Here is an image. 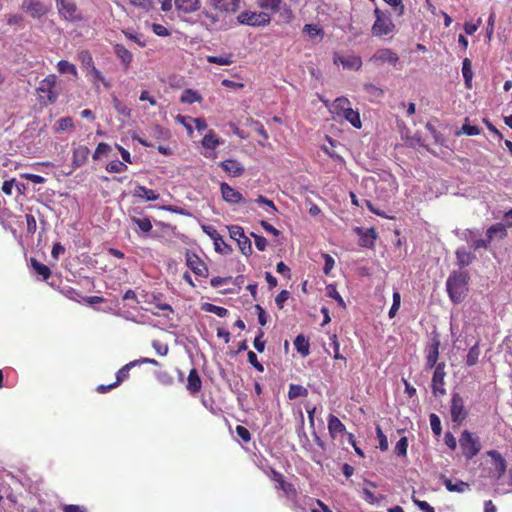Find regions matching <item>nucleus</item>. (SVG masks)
Returning <instances> with one entry per match:
<instances>
[{"label":"nucleus","mask_w":512,"mask_h":512,"mask_svg":"<svg viewBox=\"0 0 512 512\" xmlns=\"http://www.w3.org/2000/svg\"><path fill=\"white\" fill-rule=\"evenodd\" d=\"M468 274L466 272H453L446 281V288L450 299L460 303L466 296Z\"/></svg>","instance_id":"obj_1"},{"label":"nucleus","mask_w":512,"mask_h":512,"mask_svg":"<svg viewBox=\"0 0 512 512\" xmlns=\"http://www.w3.org/2000/svg\"><path fill=\"white\" fill-rule=\"evenodd\" d=\"M459 445L464 457L467 460H471L481 450V443L479 437L469 432L468 430H464L461 433V436L459 438Z\"/></svg>","instance_id":"obj_2"},{"label":"nucleus","mask_w":512,"mask_h":512,"mask_svg":"<svg viewBox=\"0 0 512 512\" xmlns=\"http://www.w3.org/2000/svg\"><path fill=\"white\" fill-rule=\"evenodd\" d=\"M376 20L372 26V34L377 37L388 35L393 32L395 25L392 22L389 13H385L380 9L374 10Z\"/></svg>","instance_id":"obj_3"},{"label":"nucleus","mask_w":512,"mask_h":512,"mask_svg":"<svg viewBox=\"0 0 512 512\" xmlns=\"http://www.w3.org/2000/svg\"><path fill=\"white\" fill-rule=\"evenodd\" d=\"M59 15L69 22H80L83 20L76 3L73 0H56Z\"/></svg>","instance_id":"obj_4"},{"label":"nucleus","mask_w":512,"mask_h":512,"mask_svg":"<svg viewBox=\"0 0 512 512\" xmlns=\"http://www.w3.org/2000/svg\"><path fill=\"white\" fill-rule=\"evenodd\" d=\"M239 23L250 26H264L271 20L270 15L265 12L243 11L237 17Z\"/></svg>","instance_id":"obj_5"},{"label":"nucleus","mask_w":512,"mask_h":512,"mask_svg":"<svg viewBox=\"0 0 512 512\" xmlns=\"http://www.w3.org/2000/svg\"><path fill=\"white\" fill-rule=\"evenodd\" d=\"M333 62L335 65H341L346 70L358 71L362 67L361 57L354 53H334Z\"/></svg>","instance_id":"obj_6"},{"label":"nucleus","mask_w":512,"mask_h":512,"mask_svg":"<svg viewBox=\"0 0 512 512\" xmlns=\"http://www.w3.org/2000/svg\"><path fill=\"white\" fill-rule=\"evenodd\" d=\"M375 66L380 67L385 64L396 66L399 61L398 55L389 48L378 49L369 59Z\"/></svg>","instance_id":"obj_7"},{"label":"nucleus","mask_w":512,"mask_h":512,"mask_svg":"<svg viewBox=\"0 0 512 512\" xmlns=\"http://www.w3.org/2000/svg\"><path fill=\"white\" fill-rule=\"evenodd\" d=\"M57 84V76L49 74L40 83L37 88L38 92L46 95L49 103H54L58 98V93L55 90Z\"/></svg>","instance_id":"obj_8"},{"label":"nucleus","mask_w":512,"mask_h":512,"mask_svg":"<svg viewBox=\"0 0 512 512\" xmlns=\"http://www.w3.org/2000/svg\"><path fill=\"white\" fill-rule=\"evenodd\" d=\"M450 414L451 420L457 424H460L467 416V412L464 407V400L458 393H454L452 395Z\"/></svg>","instance_id":"obj_9"},{"label":"nucleus","mask_w":512,"mask_h":512,"mask_svg":"<svg viewBox=\"0 0 512 512\" xmlns=\"http://www.w3.org/2000/svg\"><path fill=\"white\" fill-rule=\"evenodd\" d=\"M445 364L439 363L435 367L432 377V391L435 396L444 395L446 390L444 389V378H445Z\"/></svg>","instance_id":"obj_10"},{"label":"nucleus","mask_w":512,"mask_h":512,"mask_svg":"<svg viewBox=\"0 0 512 512\" xmlns=\"http://www.w3.org/2000/svg\"><path fill=\"white\" fill-rule=\"evenodd\" d=\"M21 7L33 18H40L48 12V7L38 0H24Z\"/></svg>","instance_id":"obj_11"},{"label":"nucleus","mask_w":512,"mask_h":512,"mask_svg":"<svg viewBox=\"0 0 512 512\" xmlns=\"http://www.w3.org/2000/svg\"><path fill=\"white\" fill-rule=\"evenodd\" d=\"M207 5L219 13H233L239 7V0H207Z\"/></svg>","instance_id":"obj_12"},{"label":"nucleus","mask_w":512,"mask_h":512,"mask_svg":"<svg viewBox=\"0 0 512 512\" xmlns=\"http://www.w3.org/2000/svg\"><path fill=\"white\" fill-rule=\"evenodd\" d=\"M461 239L468 242L474 250L487 248L488 246L487 241L481 238V234L478 230L466 229L461 233Z\"/></svg>","instance_id":"obj_13"},{"label":"nucleus","mask_w":512,"mask_h":512,"mask_svg":"<svg viewBox=\"0 0 512 512\" xmlns=\"http://www.w3.org/2000/svg\"><path fill=\"white\" fill-rule=\"evenodd\" d=\"M187 266L198 276L206 277L208 269L202 260L195 254H187L186 256Z\"/></svg>","instance_id":"obj_14"},{"label":"nucleus","mask_w":512,"mask_h":512,"mask_svg":"<svg viewBox=\"0 0 512 512\" xmlns=\"http://www.w3.org/2000/svg\"><path fill=\"white\" fill-rule=\"evenodd\" d=\"M324 105L329 108V111L337 117L341 115L346 109L351 107V103L346 97H338L333 103H329L328 100H322Z\"/></svg>","instance_id":"obj_15"},{"label":"nucleus","mask_w":512,"mask_h":512,"mask_svg":"<svg viewBox=\"0 0 512 512\" xmlns=\"http://www.w3.org/2000/svg\"><path fill=\"white\" fill-rule=\"evenodd\" d=\"M220 190L223 199L230 204H237L243 201L242 194L225 182L221 183Z\"/></svg>","instance_id":"obj_16"},{"label":"nucleus","mask_w":512,"mask_h":512,"mask_svg":"<svg viewBox=\"0 0 512 512\" xmlns=\"http://www.w3.org/2000/svg\"><path fill=\"white\" fill-rule=\"evenodd\" d=\"M221 168L232 177L241 176L245 168L244 166L235 159H227L220 163Z\"/></svg>","instance_id":"obj_17"},{"label":"nucleus","mask_w":512,"mask_h":512,"mask_svg":"<svg viewBox=\"0 0 512 512\" xmlns=\"http://www.w3.org/2000/svg\"><path fill=\"white\" fill-rule=\"evenodd\" d=\"M443 484L449 492L465 493L470 490V485L459 479L445 478Z\"/></svg>","instance_id":"obj_18"},{"label":"nucleus","mask_w":512,"mask_h":512,"mask_svg":"<svg viewBox=\"0 0 512 512\" xmlns=\"http://www.w3.org/2000/svg\"><path fill=\"white\" fill-rule=\"evenodd\" d=\"M439 346L440 342L438 339H434L428 348V353L426 356V367L428 369H432L436 367V363L439 357Z\"/></svg>","instance_id":"obj_19"},{"label":"nucleus","mask_w":512,"mask_h":512,"mask_svg":"<svg viewBox=\"0 0 512 512\" xmlns=\"http://www.w3.org/2000/svg\"><path fill=\"white\" fill-rule=\"evenodd\" d=\"M356 232L360 236L359 243L362 247H372L376 239V232L373 228L363 230L357 228Z\"/></svg>","instance_id":"obj_20"},{"label":"nucleus","mask_w":512,"mask_h":512,"mask_svg":"<svg viewBox=\"0 0 512 512\" xmlns=\"http://www.w3.org/2000/svg\"><path fill=\"white\" fill-rule=\"evenodd\" d=\"M201 387L202 382L199 377L198 371L195 368H193L189 372L186 388L191 394H196L200 391Z\"/></svg>","instance_id":"obj_21"},{"label":"nucleus","mask_w":512,"mask_h":512,"mask_svg":"<svg viewBox=\"0 0 512 512\" xmlns=\"http://www.w3.org/2000/svg\"><path fill=\"white\" fill-rule=\"evenodd\" d=\"M507 235L506 227L502 223H496L488 228L486 232L487 244H489L495 238L503 239Z\"/></svg>","instance_id":"obj_22"},{"label":"nucleus","mask_w":512,"mask_h":512,"mask_svg":"<svg viewBox=\"0 0 512 512\" xmlns=\"http://www.w3.org/2000/svg\"><path fill=\"white\" fill-rule=\"evenodd\" d=\"M487 454L492 458L494 469L497 472V477L500 478L506 470L505 459L495 450H490Z\"/></svg>","instance_id":"obj_23"},{"label":"nucleus","mask_w":512,"mask_h":512,"mask_svg":"<svg viewBox=\"0 0 512 512\" xmlns=\"http://www.w3.org/2000/svg\"><path fill=\"white\" fill-rule=\"evenodd\" d=\"M133 195L135 197L145 199L146 201H155L159 198V194L156 191L148 189L142 185H137L135 187Z\"/></svg>","instance_id":"obj_24"},{"label":"nucleus","mask_w":512,"mask_h":512,"mask_svg":"<svg viewBox=\"0 0 512 512\" xmlns=\"http://www.w3.org/2000/svg\"><path fill=\"white\" fill-rule=\"evenodd\" d=\"M90 150L87 146L80 145L73 151V163L76 167L82 166L88 159Z\"/></svg>","instance_id":"obj_25"},{"label":"nucleus","mask_w":512,"mask_h":512,"mask_svg":"<svg viewBox=\"0 0 512 512\" xmlns=\"http://www.w3.org/2000/svg\"><path fill=\"white\" fill-rule=\"evenodd\" d=\"M175 6L184 13H191L200 8V0H175Z\"/></svg>","instance_id":"obj_26"},{"label":"nucleus","mask_w":512,"mask_h":512,"mask_svg":"<svg viewBox=\"0 0 512 512\" xmlns=\"http://www.w3.org/2000/svg\"><path fill=\"white\" fill-rule=\"evenodd\" d=\"M114 53L116 54V56L120 59V61L122 62V64H124V66L127 68L130 63L132 62V59H133V55L132 53L126 49L123 45L121 44H116L114 46Z\"/></svg>","instance_id":"obj_27"},{"label":"nucleus","mask_w":512,"mask_h":512,"mask_svg":"<svg viewBox=\"0 0 512 512\" xmlns=\"http://www.w3.org/2000/svg\"><path fill=\"white\" fill-rule=\"evenodd\" d=\"M328 429L333 438L337 435L342 434L345 431L344 424L334 415H330L328 418Z\"/></svg>","instance_id":"obj_28"},{"label":"nucleus","mask_w":512,"mask_h":512,"mask_svg":"<svg viewBox=\"0 0 512 512\" xmlns=\"http://www.w3.org/2000/svg\"><path fill=\"white\" fill-rule=\"evenodd\" d=\"M303 32L314 42H320L324 36L323 30L316 24H306Z\"/></svg>","instance_id":"obj_29"},{"label":"nucleus","mask_w":512,"mask_h":512,"mask_svg":"<svg viewBox=\"0 0 512 512\" xmlns=\"http://www.w3.org/2000/svg\"><path fill=\"white\" fill-rule=\"evenodd\" d=\"M457 262L461 267L468 266L472 263L475 256L466 248H458L456 251Z\"/></svg>","instance_id":"obj_30"},{"label":"nucleus","mask_w":512,"mask_h":512,"mask_svg":"<svg viewBox=\"0 0 512 512\" xmlns=\"http://www.w3.org/2000/svg\"><path fill=\"white\" fill-rule=\"evenodd\" d=\"M294 346L298 353H300L303 357H306L310 353V344L309 341L305 338L304 335H298L294 340Z\"/></svg>","instance_id":"obj_31"},{"label":"nucleus","mask_w":512,"mask_h":512,"mask_svg":"<svg viewBox=\"0 0 512 512\" xmlns=\"http://www.w3.org/2000/svg\"><path fill=\"white\" fill-rule=\"evenodd\" d=\"M338 117L344 118L348 121L353 127L361 128V120L358 111L353 110L351 107L346 109L341 115Z\"/></svg>","instance_id":"obj_32"},{"label":"nucleus","mask_w":512,"mask_h":512,"mask_svg":"<svg viewBox=\"0 0 512 512\" xmlns=\"http://www.w3.org/2000/svg\"><path fill=\"white\" fill-rule=\"evenodd\" d=\"M221 144V140L213 130H209L208 133L202 139V146L206 149H215Z\"/></svg>","instance_id":"obj_33"},{"label":"nucleus","mask_w":512,"mask_h":512,"mask_svg":"<svg viewBox=\"0 0 512 512\" xmlns=\"http://www.w3.org/2000/svg\"><path fill=\"white\" fill-rule=\"evenodd\" d=\"M131 222L136 225L139 230L143 233H149L152 230V223L149 217L145 216L142 218L131 216Z\"/></svg>","instance_id":"obj_34"},{"label":"nucleus","mask_w":512,"mask_h":512,"mask_svg":"<svg viewBox=\"0 0 512 512\" xmlns=\"http://www.w3.org/2000/svg\"><path fill=\"white\" fill-rule=\"evenodd\" d=\"M24 188L25 185L23 183L17 182L15 179H10L4 181L1 189L6 195H12L14 189L17 190L18 193H22Z\"/></svg>","instance_id":"obj_35"},{"label":"nucleus","mask_w":512,"mask_h":512,"mask_svg":"<svg viewBox=\"0 0 512 512\" xmlns=\"http://www.w3.org/2000/svg\"><path fill=\"white\" fill-rule=\"evenodd\" d=\"M462 75H463L466 87L467 88H471L473 72H472L471 61L468 58H465L463 60V63H462Z\"/></svg>","instance_id":"obj_36"},{"label":"nucleus","mask_w":512,"mask_h":512,"mask_svg":"<svg viewBox=\"0 0 512 512\" xmlns=\"http://www.w3.org/2000/svg\"><path fill=\"white\" fill-rule=\"evenodd\" d=\"M202 100L201 95L192 89H186L183 91L180 101L186 104H193Z\"/></svg>","instance_id":"obj_37"},{"label":"nucleus","mask_w":512,"mask_h":512,"mask_svg":"<svg viewBox=\"0 0 512 512\" xmlns=\"http://www.w3.org/2000/svg\"><path fill=\"white\" fill-rule=\"evenodd\" d=\"M201 309L205 312L213 313L219 317H226L228 315V310L221 306H216L212 303H203Z\"/></svg>","instance_id":"obj_38"},{"label":"nucleus","mask_w":512,"mask_h":512,"mask_svg":"<svg viewBox=\"0 0 512 512\" xmlns=\"http://www.w3.org/2000/svg\"><path fill=\"white\" fill-rule=\"evenodd\" d=\"M57 69L61 74H72L75 77L78 75L76 66L66 60H60L57 63Z\"/></svg>","instance_id":"obj_39"},{"label":"nucleus","mask_w":512,"mask_h":512,"mask_svg":"<svg viewBox=\"0 0 512 512\" xmlns=\"http://www.w3.org/2000/svg\"><path fill=\"white\" fill-rule=\"evenodd\" d=\"M480 355V349L478 343L473 345L466 356V364L468 366H474L477 364Z\"/></svg>","instance_id":"obj_40"},{"label":"nucleus","mask_w":512,"mask_h":512,"mask_svg":"<svg viewBox=\"0 0 512 512\" xmlns=\"http://www.w3.org/2000/svg\"><path fill=\"white\" fill-rule=\"evenodd\" d=\"M207 61L221 66L231 65L233 63L232 55L208 56Z\"/></svg>","instance_id":"obj_41"},{"label":"nucleus","mask_w":512,"mask_h":512,"mask_svg":"<svg viewBox=\"0 0 512 512\" xmlns=\"http://www.w3.org/2000/svg\"><path fill=\"white\" fill-rule=\"evenodd\" d=\"M71 128H73V119L71 117H63L56 122L54 131L63 132Z\"/></svg>","instance_id":"obj_42"},{"label":"nucleus","mask_w":512,"mask_h":512,"mask_svg":"<svg viewBox=\"0 0 512 512\" xmlns=\"http://www.w3.org/2000/svg\"><path fill=\"white\" fill-rule=\"evenodd\" d=\"M31 265H32L33 269L35 270V272L37 274L41 275L44 280L49 278L50 269L46 265L38 262L35 259H31Z\"/></svg>","instance_id":"obj_43"},{"label":"nucleus","mask_w":512,"mask_h":512,"mask_svg":"<svg viewBox=\"0 0 512 512\" xmlns=\"http://www.w3.org/2000/svg\"><path fill=\"white\" fill-rule=\"evenodd\" d=\"M138 364V361H131L129 362L128 364L124 365L116 374V378H117V381L115 383H117V385L122 382L123 380H125L126 378H128L129 376V371L132 367L136 366Z\"/></svg>","instance_id":"obj_44"},{"label":"nucleus","mask_w":512,"mask_h":512,"mask_svg":"<svg viewBox=\"0 0 512 512\" xmlns=\"http://www.w3.org/2000/svg\"><path fill=\"white\" fill-rule=\"evenodd\" d=\"M127 169V165L119 160L111 161L106 166V170L110 173H122L125 172Z\"/></svg>","instance_id":"obj_45"},{"label":"nucleus","mask_w":512,"mask_h":512,"mask_svg":"<svg viewBox=\"0 0 512 512\" xmlns=\"http://www.w3.org/2000/svg\"><path fill=\"white\" fill-rule=\"evenodd\" d=\"M307 394V389L301 385L291 384L289 386L288 397L289 399H296Z\"/></svg>","instance_id":"obj_46"},{"label":"nucleus","mask_w":512,"mask_h":512,"mask_svg":"<svg viewBox=\"0 0 512 512\" xmlns=\"http://www.w3.org/2000/svg\"><path fill=\"white\" fill-rule=\"evenodd\" d=\"M282 0H260L259 5L262 9L277 12L281 9Z\"/></svg>","instance_id":"obj_47"},{"label":"nucleus","mask_w":512,"mask_h":512,"mask_svg":"<svg viewBox=\"0 0 512 512\" xmlns=\"http://www.w3.org/2000/svg\"><path fill=\"white\" fill-rule=\"evenodd\" d=\"M213 242L215 250L221 254L227 255L232 251V248L226 244L221 235L217 237Z\"/></svg>","instance_id":"obj_48"},{"label":"nucleus","mask_w":512,"mask_h":512,"mask_svg":"<svg viewBox=\"0 0 512 512\" xmlns=\"http://www.w3.org/2000/svg\"><path fill=\"white\" fill-rule=\"evenodd\" d=\"M237 243L241 252L245 256H249L252 253V244L250 239L246 235L243 236L241 239H238Z\"/></svg>","instance_id":"obj_49"},{"label":"nucleus","mask_w":512,"mask_h":512,"mask_svg":"<svg viewBox=\"0 0 512 512\" xmlns=\"http://www.w3.org/2000/svg\"><path fill=\"white\" fill-rule=\"evenodd\" d=\"M429 420H430V426H431V430L432 432L436 435V436H440L441 435V432H442V427H441V420L440 418L432 413L430 414L429 416Z\"/></svg>","instance_id":"obj_50"},{"label":"nucleus","mask_w":512,"mask_h":512,"mask_svg":"<svg viewBox=\"0 0 512 512\" xmlns=\"http://www.w3.org/2000/svg\"><path fill=\"white\" fill-rule=\"evenodd\" d=\"M401 305V295L398 291L393 293V303L388 312L389 318H394Z\"/></svg>","instance_id":"obj_51"},{"label":"nucleus","mask_w":512,"mask_h":512,"mask_svg":"<svg viewBox=\"0 0 512 512\" xmlns=\"http://www.w3.org/2000/svg\"><path fill=\"white\" fill-rule=\"evenodd\" d=\"M408 448L407 437H401L395 445V453L398 456H406Z\"/></svg>","instance_id":"obj_52"},{"label":"nucleus","mask_w":512,"mask_h":512,"mask_svg":"<svg viewBox=\"0 0 512 512\" xmlns=\"http://www.w3.org/2000/svg\"><path fill=\"white\" fill-rule=\"evenodd\" d=\"M113 106L119 114L127 118L131 116V109L124 105L119 99L113 98Z\"/></svg>","instance_id":"obj_53"},{"label":"nucleus","mask_w":512,"mask_h":512,"mask_svg":"<svg viewBox=\"0 0 512 512\" xmlns=\"http://www.w3.org/2000/svg\"><path fill=\"white\" fill-rule=\"evenodd\" d=\"M376 435H377V438L379 440V448L381 451H386L388 450V439L387 437L385 436V434L383 433L381 427L378 425L376 427Z\"/></svg>","instance_id":"obj_54"},{"label":"nucleus","mask_w":512,"mask_h":512,"mask_svg":"<svg viewBox=\"0 0 512 512\" xmlns=\"http://www.w3.org/2000/svg\"><path fill=\"white\" fill-rule=\"evenodd\" d=\"M364 90L373 97H382L384 92L381 88L372 83H366Z\"/></svg>","instance_id":"obj_55"},{"label":"nucleus","mask_w":512,"mask_h":512,"mask_svg":"<svg viewBox=\"0 0 512 512\" xmlns=\"http://www.w3.org/2000/svg\"><path fill=\"white\" fill-rule=\"evenodd\" d=\"M331 344L333 346V349H334V356L333 358L334 359H337V360H345V357L340 354V344L338 342V339H337V336L335 334H333L331 337Z\"/></svg>","instance_id":"obj_56"},{"label":"nucleus","mask_w":512,"mask_h":512,"mask_svg":"<svg viewBox=\"0 0 512 512\" xmlns=\"http://www.w3.org/2000/svg\"><path fill=\"white\" fill-rule=\"evenodd\" d=\"M322 257L324 258L325 261L323 272L325 275H329L331 270L334 268L335 260L329 254H323Z\"/></svg>","instance_id":"obj_57"},{"label":"nucleus","mask_w":512,"mask_h":512,"mask_svg":"<svg viewBox=\"0 0 512 512\" xmlns=\"http://www.w3.org/2000/svg\"><path fill=\"white\" fill-rule=\"evenodd\" d=\"M123 33L126 36V38H128L129 40L134 41L140 47H145L146 46V42H145V40L142 39V35H139L137 33H133V32L128 31V30L127 31H123Z\"/></svg>","instance_id":"obj_58"},{"label":"nucleus","mask_w":512,"mask_h":512,"mask_svg":"<svg viewBox=\"0 0 512 512\" xmlns=\"http://www.w3.org/2000/svg\"><path fill=\"white\" fill-rule=\"evenodd\" d=\"M229 234H230V237L236 241H238V239H241L243 236H245L243 228L238 225L230 226Z\"/></svg>","instance_id":"obj_59"},{"label":"nucleus","mask_w":512,"mask_h":512,"mask_svg":"<svg viewBox=\"0 0 512 512\" xmlns=\"http://www.w3.org/2000/svg\"><path fill=\"white\" fill-rule=\"evenodd\" d=\"M248 362L259 372L264 371L263 365L258 361L257 355L253 351H249L248 354Z\"/></svg>","instance_id":"obj_60"},{"label":"nucleus","mask_w":512,"mask_h":512,"mask_svg":"<svg viewBox=\"0 0 512 512\" xmlns=\"http://www.w3.org/2000/svg\"><path fill=\"white\" fill-rule=\"evenodd\" d=\"M263 336H264V332L260 329V330L258 331V334H257V336L255 337V339H254V343H253V344H254L255 349H256L258 352H260V353H262V352L264 351V349H265V341L262 339V338H263Z\"/></svg>","instance_id":"obj_61"},{"label":"nucleus","mask_w":512,"mask_h":512,"mask_svg":"<svg viewBox=\"0 0 512 512\" xmlns=\"http://www.w3.org/2000/svg\"><path fill=\"white\" fill-rule=\"evenodd\" d=\"M256 202L269 207L270 214H272V215H275V213L277 212V208L275 207L273 201L265 198L262 195L258 196V198L256 199Z\"/></svg>","instance_id":"obj_62"},{"label":"nucleus","mask_w":512,"mask_h":512,"mask_svg":"<svg viewBox=\"0 0 512 512\" xmlns=\"http://www.w3.org/2000/svg\"><path fill=\"white\" fill-rule=\"evenodd\" d=\"M152 346L153 348L156 350V352L161 355V356H165L167 355L168 351H169V348H168V345L167 344H163L157 340H154L152 342Z\"/></svg>","instance_id":"obj_63"},{"label":"nucleus","mask_w":512,"mask_h":512,"mask_svg":"<svg viewBox=\"0 0 512 512\" xmlns=\"http://www.w3.org/2000/svg\"><path fill=\"white\" fill-rule=\"evenodd\" d=\"M413 502L422 512H435L434 508L426 501L413 498Z\"/></svg>","instance_id":"obj_64"}]
</instances>
